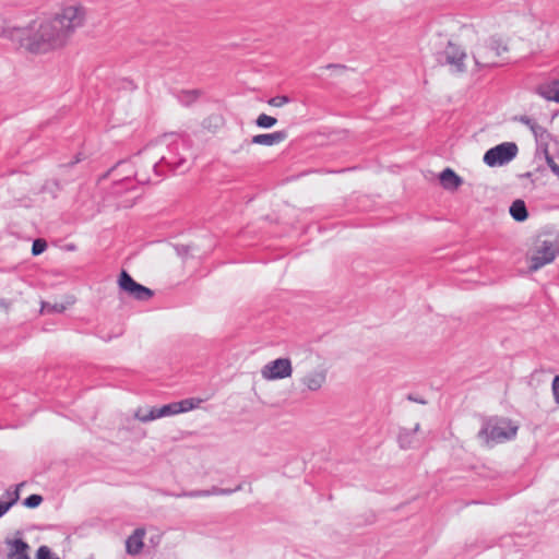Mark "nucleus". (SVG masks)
I'll return each mask as SVG.
<instances>
[{"mask_svg": "<svg viewBox=\"0 0 559 559\" xmlns=\"http://www.w3.org/2000/svg\"><path fill=\"white\" fill-rule=\"evenodd\" d=\"M86 19L87 9L82 2L63 3L50 17L31 24L21 35V46L35 53L63 49Z\"/></svg>", "mask_w": 559, "mask_h": 559, "instance_id": "f257e3e1", "label": "nucleus"}, {"mask_svg": "<svg viewBox=\"0 0 559 559\" xmlns=\"http://www.w3.org/2000/svg\"><path fill=\"white\" fill-rule=\"evenodd\" d=\"M559 255V236L551 233L538 235L528 249L526 260L530 272H536L552 263Z\"/></svg>", "mask_w": 559, "mask_h": 559, "instance_id": "f03ea898", "label": "nucleus"}, {"mask_svg": "<svg viewBox=\"0 0 559 559\" xmlns=\"http://www.w3.org/2000/svg\"><path fill=\"white\" fill-rule=\"evenodd\" d=\"M509 50V40L502 36L478 41L471 51L474 58V67L480 69L498 66L506 59Z\"/></svg>", "mask_w": 559, "mask_h": 559, "instance_id": "7ed1b4c3", "label": "nucleus"}, {"mask_svg": "<svg viewBox=\"0 0 559 559\" xmlns=\"http://www.w3.org/2000/svg\"><path fill=\"white\" fill-rule=\"evenodd\" d=\"M518 429L519 427L508 418L492 417L485 421L478 432V438L486 445H491L513 439L518 433Z\"/></svg>", "mask_w": 559, "mask_h": 559, "instance_id": "20e7f679", "label": "nucleus"}, {"mask_svg": "<svg viewBox=\"0 0 559 559\" xmlns=\"http://www.w3.org/2000/svg\"><path fill=\"white\" fill-rule=\"evenodd\" d=\"M518 146L513 142H504L488 150L484 155V163L489 167L503 166L518 155Z\"/></svg>", "mask_w": 559, "mask_h": 559, "instance_id": "39448f33", "label": "nucleus"}, {"mask_svg": "<svg viewBox=\"0 0 559 559\" xmlns=\"http://www.w3.org/2000/svg\"><path fill=\"white\" fill-rule=\"evenodd\" d=\"M447 63L453 72H467L476 70L474 58H469L457 45L450 43L445 50Z\"/></svg>", "mask_w": 559, "mask_h": 559, "instance_id": "423d86ee", "label": "nucleus"}, {"mask_svg": "<svg viewBox=\"0 0 559 559\" xmlns=\"http://www.w3.org/2000/svg\"><path fill=\"white\" fill-rule=\"evenodd\" d=\"M326 376V364L321 358H318L316 364L302 374L300 381L306 389L318 391L325 384Z\"/></svg>", "mask_w": 559, "mask_h": 559, "instance_id": "0eeeda50", "label": "nucleus"}, {"mask_svg": "<svg viewBox=\"0 0 559 559\" xmlns=\"http://www.w3.org/2000/svg\"><path fill=\"white\" fill-rule=\"evenodd\" d=\"M293 373V365L288 358H277L267 362L261 369V376L267 381L289 378Z\"/></svg>", "mask_w": 559, "mask_h": 559, "instance_id": "6e6552de", "label": "nucleus"}, {"mask_svg": "<svg viewBox=\"0 0 559 559\" xmlns=\"http://www.w3.org/2000/svg\"><path fill=\"white\" fill-rule=\"evenodd\" d=\"M118 285L121 290L138 300H148L153 296L150 288L136 283L127 271L120 273Z\"/></svg>", "mask_w": 559, "mask_h": 559, "instance_id": "1a4fd4ad", "label": "nucleus"}, {"mask_svg": "<svg viewBox=\"0 0 559 559\" xmlns=\"http://www.w3.org/2000/svg\"><path fill=\"white\" fill-rule=\"evenodd\" d=\"M76 302V298L73 295H64L60 298L53 299V301H43L40 307L41 314L50 313H62L66 310L72 308Z\"/></svg>", "mask_w": 559, "mask_h": 559, "instance_id": "9d476101", "label": "nucleus"}, {"mask_svg": "<svg viewBox=\"0 0 559 559\" xmlns=\"http://www.w3.org/2000/svg\"><path fill=\"white\" fill-rule=\"evenodd\" d=\"M287 139L286 131H275L272 133L257 134L252 138V143L263 146H274L283 143Z\"/></svg>", "mask_w": 559, "mask_h": 559, "instance_id": "9b49d317", "label": "nucleus"}, {"mask_svg": "<svg viewBox=\"0 0 559 559\" xmlns=\"http://www.w3.org/2000/svg\"><path fill=\"white\" fill-rule=\"evenodd\" d=\"M8 559H29V546L20 538L7 539Z\"/></svg>", "mask_w": 559, "mask_h": 559, "instance_id": "f8f14e48", "label": "nucleus"}, {"mask_svg": "<svg viewBox=\"0 0 559 559\" xmlns=\"http://www.w3.org/2000/svg\"><path fill=\"white\" fill-rule=\"evenodd\" d=\"M145 536L144 528H136L126 540V550L129 555H139L144 546L143 538Z\"/></svg>", "mask_w": 559, "mask_h": 559, "instance_id": "ddd939ff", "label": "nucleus"}, {"mask_svg": "<svg viewBox=\"0 0 559 559\" xmlns=\"http://www.w3.org/2000/svg\"><path fill=\"white\" fill-rule=\"evenodd\" d=\"M441 186L449 191H455L462 185V178L456 175L451 168H445L439 175Z\"/></svg>", "mask_w": 559, "mask_h": 559, "instance_id": "4468645a", "label": "nucleus"}, {"mask_svg": "<svg viewBox=\"0 0 559 559\" xmlns=\"http://www.w3.org/2000/svg\"><path fill=\"white\" fill-rule=\"evenodd\" d=\"M23 483L19 484L13 491L8 490L5 497L8 501L0 502V518L9 511V509L17 502L20 499V489L23 487Z\"/></svg>", "mask_w": 559, "mask_h": 559, "instance_id": "2eb2a0df", "label": "nucleus"}, {"mask_svg": "<svg viewBox=\"0 0 559 559\" xmlns=\"http://www.w3.org/2000/svg\"><path fill=\"white\" fill-rule=\"evenodd\" d=\"M510 214L518 222L525 221L528 216V213L524 201L515 200L510 206Z\"/></svg>", "mask_w": 559, "mask_h": 559, "instance_id": "dca6fc26", "label": "nucleus"}, {"mask_svg": "<svg viewBox=\"0 0 559 559\" xmlns=\"http://www.w3.org/2000/svg\"><path fill=\"white\" fill-rule=\"evenodd\" d=\"M542 95L548 100L559 103V79L544 85Z\"/></svg>", "mask_w": 559, "mask_h": 559, "instance_id": "f3484780", "label": "nucleus"}, {"mask_svg": "<svg viewBox=\"0 0 559 559\" xmlns=\"http://www.w3.org/2000/svg\"><path fill=\"white\" fill-rule=\"evenodd\" d=\"M135 417L142 423L155 420L159 418L158 409L156 407L139 408L135 413Z\"/></svg>", "mask_w": 559, "mask_h": 559, "instance_id": "a211bd4d", "label": "nucleus"}, {"mask_svg": "<svg viewBox=\"0 0 559 559\" xmlns=\"http://www.w3.org/2000/svg\"><path fill=\"white\" fill-rule=\"evenodd\" d=\"M202 402H203V400L195 399V397L186 399V400L176 402L177 403V407H178V413L181 414V413H186V412L195 409V408H198L200 406V404Z\"/></svg>", "mask_w": 559, "mask_h": 559, "instance_id": "6ab92c4d", "label": "nucleus"}, {"mask_svg": "<svg viewBox=\"0 0 559 559\" xmlns=\"http://www.w3.org/2000/svg\"><path fill=\"white\" fill-rule=\"evenodd\" d=\"M255 123L259 128L269 129L277 123V119L266 114H261L258 116Z\"/></svg>", "mask_w": 559, "mask_h": 559, "instance_id": "aec40b11", "label": "nucleus"}, {"mask_svg": "<svg viewBox=\"0 0 559 559\" xmlns=\"http://www.w3.org/2000/svg\"><path fill=\"white\" fill-rule=\"evenodd\" d=\"M158 409V415H159V418L160 417H165V416H171V415H178V407H177V403H170V404H167V405H164Z\"/></svg>", "mask_w": 559, "mask_h": 559, "instance_id": "412c9836", "label": "nucleus"}, {"mask_svg": "<svg viewBox=\"0 0 559 559\" xmlns=\"http://www.w3.org/2000/svg\"><path fill=\"white\" fill-rule=\"evenodd\" d=\"M290 102L286 95H276L267 100V104L272 107L281 108Z\"/></svg>", "mask_w": 559, "mask_h": 559, "instance_id": "4be33fe9", "label": "nucleus"}, {"mask_svg": "<svg viewBox=\"0 0 559 559\" xmlns=\"http://www.w3.org/2000/svg\"><path fill=\"white\" fill-rule=\"evenodd\" d=\"M36 559H60L48 546H40L36 552Z\"/></svg>", "mask_w": 559, "mask_h": 559, "instance_id": "5701e85b", "label": "nucleus"}, {"mask_svg": "<svg viewBox=\"0 0 559 559\" xmlns=\"http://www.w3.org/2000/svg\"><path fill=\"white\" fill-rule=\"evenodd\" d=\"M47 249V242L45 239L38 238L34 240L32 246V253L34 255L41 254Z\"/></svg>", "mask_w": 559, "mask_h": 559, "instance_id": "b1692460", "label": "nucleus"}, {"mask_svg": "<svg viewBox=\"0 0 559 559\" xmlns=\"http://www.w3.org/2000/svg\"><path fill=\"white\" fill-rule=\"evenodd\" d=\"M43 502V497L39 495H31L24 501V506L27 508H37Z\"/></svg>", "mask_w": 559, "mask_h": 559, "instance_id": "393cba45", "label": "nucleus"}, {"mask_svg": "<svg viewBox=\"0 0 559 559\" xmlns=\"http://www.w3.org/2000/svg\"><path fill=\"white\" fill-rule=\"evenodd\" d=\"M551 391H552L555 402L559 405V376H556L554 378Z\"/></svg>", "mask_w": 559, "mask_h": 559, "instance_id": "a878e982", "label": "nucleus"}, {"mask_svg": "<svg viewBox=\"0 0 559 559\" xmlns=\"http://www.w3.org/2000/svg\"><path fill=\"white\" fill-rule=\"evenodd\" d=\"M546 163L548 165V167L551 169V171L554 174H556L557 176H559V166L556 164V162L554 160V158L549 155H546Z\"/></svg>", "mask_w": 559, "mask_h": 559, "instance_id": "bb28decb", "label": "nucleus"}, {"mask_svg": "<svg viewBox=\"0 0 559 559\" xmlns=\"http://www.w3.org/2000/svg\"><path fill=\"white\" fill-rule=\"evenodd\" d=\"M326 68L328 69H333V70H335L337 72H344L346 70V67L343 66V64H329Z\"/></svg>", "mask_w": 559, "mask_h": 559, "instance_id": "cd10ccee", "label": "nucleus"}]
</instances>
